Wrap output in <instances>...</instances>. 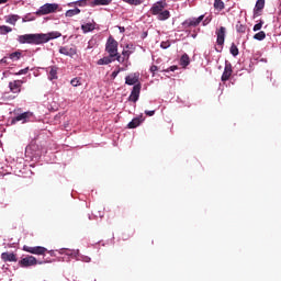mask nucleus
<instances>
[{"label": "nucleus", "instance_id": "f257e3e1", "mask_svg": "<svg viewBox=\"0 0 281 281\" xmlns=\"http://www.w3.org/2000/svg\"><path fill=\"white\" fill-rule=\"evenodd\" d=\"M60 33H35V34H24L18 37V42L21 45H43V43H49L52 38H58Z\"/></svg>", "mask_w": 281, "mask_h": 281}, {"label": "nucleus", "instance_id": "f03ea898", "mask_svg": "<svg viewBox=\"0 0 281 281\" xmlns=\"http://www.w3.org/2000/svg\"><path fill=\"white\" fill-rule=\"evenodd\" d=\"M44 262H49V260L38 261L34 256H26L19 261V266L27 269V267H36V265H44Z\"/></svg>", "mask_w": 281, "mask_h": 281}, {"label": "nucleus", "instance_id": "7ed1b4c3", "mask_svg": "<svg viewBox=\"0 0 281 281\" xmlns=\"http://www.w3.org/2000/svg\"><path fill=\"white\" fill-rule=\"evenodd\" d=\"M117 41L110 35L106 43H105V52L111 56V58H115L117 56V47H119Z\"/></svg>", "mask_w": 281, "mask_h": 281}, {"label": "nucleus", "instance_id": "20e7f679", "mask_svg": "<svg viewBox=\"0 0 281 281\" xmlns=\"http://www.w3.org/2000/svg\"><path fill=\"white\" fill-rule=\"evenodd\" d=\"M23 251L27 254H33L35 256H45V254L49 252L50 256L54 254L53 251H47V248L43 246H23Z\"/></svg>", "mask_w": 281, "mask_h": 281}, {"label": "nucleus", "instance_id": "39448f33", "mask_svg": "<svg viewBox=\"0 0 281 281\" xmlns=\"http://www.w3.org/2000/svg\"><path fill=\"white\" fill-rule=\"evenodd\" d=\"M56 10H58V4H56V3H46V4L42 5L35 12V14L37 16H45V14H53V12H56Z\"/></svg>", "mask_w": 281, "mask_h": 281}, {"label": "nucleus", "instance_id": "423d86ee", "mask_svg": "<svg viewBox=\"0 0 281 281\" xmlns=\"http://www.w3.org/2000/svg\"><path fill=\"white\" fill-rule=\"evenodd\" d=\"M125 85H128L130 87H135V85H142V82H139V72H133L126 76Z\"/></svg>", "mask_w": 281, "mask_h": 281}, {"label": "nucleus", "instance_id": "0eeeda50", "mask_svg": "<svg viewBox=\"0 0 281 281\" xmlns=\"http://www.w3.org/2000/svg\"><path fill=\"white\" fill-rule=\"evenodd\" d=\"M139 93H142V83H137L133 87L128 97L130 102H137V100H139Z\"/></svg>", "mask_w": 281, "mask_h": 281}, {"label": "nucleus", "instance_id": "6e6552de", "mask_svg": "<svg viewBox=\"0 0 281 281\" xmlns=\"http://www.w3.org/2000/svg\"><path fill=\"white\" fill-rule=\"evenodd\" d=\"M205 19V15H200L199 18L188 19L186 20L182 25L183 27H196Z\"/></svg>", "mask_w": 281, "mask_h": 281}, {"label": "nucleus", "instance_id": "1a4fd4ad", "mask_svg": "<svg viewBox=\"0 0 281 281\" xmlns=\"http://www.w3.org/2000/svg\"><path fill=\"white\" fill-rule=\"evenodd\" d=\"M166 8V2L164 1H158L153 4L150 8V12L154 16H158L160 12Z\"/></svg>", "mask_w": 281, "mask_h": 281}, {"label": "nucleus", "instance_id": "9d476101", "mask_svg": "<svg viewBox=\"0 0 281 281\" xmlns=\"http://www.w3.org/2000/svg\"><path fill=\"white\" fill-rule=\"evenodd\" d=\"M232 74H234V70L232 69V64L228 61L225 63V68L222 75V82H227L229 78H232Z\"/></svg>", "mask_w": 281, "mask_h": 281}, {"label": "nucleus", "instance_id": "9b49d317", "mask_svg": "<svg viewBox=\"0 0 281 281\" xmlns=\"http://www.w3.org/2000/svg\"><path fill=\"white\" fill-rule=\"evenodd\" d=\"M1 260L4 262H18L19 258H16V254L14 252H2Z\"/></svg>", "mask_w": 281, "mask_h": 281}, {"label": "nucleus", "instance_id": "f8f14e48", "mask_svg": "<svg viewBox=\"0 0 281 281\" xmlns=\"http://www.w3.org/2000/svg\"><path fill=\"white\" fill-rule=\"evenodd\" d=\"M59 54H63L64 56H69L71 58L76 56L77 50L74 47L63 46L59 48Z\"/></svg>", "mask_w": 281, "mask_h": 281}, {"label": "nucleus", "instance_id": "ddd939ff", "mask_svg": "<svg viewBox=\"0 0 281 281\" xmlns=\"http://www.w3.org/2000/svg\"><path fill=\"white\" fill-rule=\"evenodd\" d=\"M23 85V81L21 80H14L9 83L10 91L12 93H21V87Z\"/></svg>", "mask_w": 281, "mask_h": 281}, {"label": "nucleus", "instance_id": "4468645a", "mask_svg": "<svg viewBox=\"0 0 281 281\" xmlns=\"http://www.w3.org/2000/svg\"><path fill=\"white\" fill-rule=\"evenodd\" d=\"M225 32H226L225 26H221L220 30L216 31V36H217L216 43H217V45H224L225 44Z\"/></svg>", "mask_w": 281, "mask_h": 281}, {"label": "nucleus", "instance_id": "2eb2a0df", "mask_svg": "<svg viewBox=\"0 0 281 281\" xmlns=\"http://www.w3.org/2000/svg\"><path fill=\"white\" fill-rule=\"evenodd\" d=\"M265 10V0H257L254 9V19L260 16V12Z\"/></svg>", "mask_w": 281, "mask_h": 281}, {"label": "nucleus", "instance_id": "dca6fc26", "mask_svg": "<svg viewBox=\"0 0 281 281\" xmlns=\"http://www.w3.org/2000/svg\"><path fill=\"white\" fill-rule=\"evenodd\" d=\"M29 117H32V113L31 112H24L18 116H15L14 119H12L11 124H14L15 122H27Z\"/></svg>", "mask_w": 281, "mask_h": 281}, {"label": "nucleus", "instance_id": "f3484780", "mask_svg": "<svg viewBox=\"0 0 281 281\" xmlns=\"http://www.w3.org/2000/svg\"><path fill=\"white\" fill-rule=\"evenodd\" d=\"M115 60V57H111V55L105 56L97 61V65H111Z\"/></svg>", "mask_w": 281, "mask_h": 281}, {"label": "nucleus", "instance_id": "a211bd4d", "mask_svg": "<svg viewBox=\"0 0 281 281\" xmlns=\"http://www.w3.org/2000/svg\"><path fill=\"white\" fill-rule=\"evenodd\" d=\"M48 78L50 80H57L58 79V67L53 66L49 68Z\"/></svg>", "mask_w": 281, "mask_h": 281}, {"label": "nucleus", "instance_id": "6ab92c4d", "mask_svg": "<svg viewBox=\"0 0 281 281\" xmlns=\"http://www.w3.org/2000/svg\"><path fill=\"white\" fill-rule=\"evenodd\" d=\"M81 30H82L83 34H88V32H93L95 30V24H93V23L82 24Z\"/></svg>", "mask_w": 281, "mask_h": 281}, {"label": "nucleus", "instance_id": "aec40b11", "mask_svg": "<svg viewBox=\"0 0 281 281\" xmlns=\"http://www.w3.org/2000/svg\"><path fill=\"white\" fill-rule=\"evenodd\" d=\"M158 21H168L170 19V11L168 10H162L158 15H157Z\"/></svg>", "mask_w": 281, "mask_h": 281}, {"label": "nucleus", "instance_id": "412c9836", "mask_svg": "<svg viewBox=\"0 0 281 281\" xmlns=\"http://www.w3.org/2000/svg\"><path fill=\"white\" fill-rule=\"evenodd\" d=\"M139 124H142V117H135L127 124V128H137Z\"/></svg>", "mask_w": 281, "mask_h": 281}, {"label": "nucleus", "instance_id": "4be33fe9", "mask_svg": "<svg viewBox=\"0 0 281 281\" xmlns=\"http://www.w3.org/2000/svg\"><path fill=\"white\" fill-rule=\"evenodd\" d=\"M113 0H93L91 2V5L92 8H95V5H110V3L112 2Z\"/></svg>", "mask_w": 281, "mask_h": 281}, {"label": "nucleus", "instance_id": "5701e85b", "mask_svg": "<svg viewBox=\"0 0 281 281\" xmlns=\"http://www.w3.org/2000/svg\"><path fill=\"white\" fill-rule=\"evenodd\" d=\"M77 14H80L79 8H75L66 11L65 16L71 19V16H77Z\"/></svg>", "mask_w": 281, "mask_h": 281}, {"label": "nucleus", "instance_id": "b1692460", "mask_svg": "<svg viewBox=\"0 0 281 281\" xmlns=\"http://www.w3.org/2000/svg\"><path fill=\"white\" fill-rule=\"evenodd\" d=\"M180 65L181 67L186 68L188 65H190V56L188 54H183L180 58Z\"/></svg>", "mask_w": 281, "mask_h": 281}, {"label": "nucleus", "instance_id": "393cba45", "mask_svg": "<svg viewBox=\"0 0 281 281\" xmlns=\"http://www.w3.org/2000/svg\"><path fill=\"white\" fill-rule=\"evenodd\" d=\"M19 19H21V16L12 14L8 16L7 22L10 23V25H16V21H19Z\"/></svg>", "mask_w": 281, "mask_h": 281}, {"label": "nucleus", "instance_id": "a878e982", "mask_svg": "<svg viewBox=\"0 0 281 281\" xmlns=\"http://www.w3.org/2000/svg\"><path fill=\"white\" fill-rule=\"evenodd\" d=\"M74 5H79V8H85L87 5V0H79L68 3V8H74Z\"/></svg>", "mask_w": 281, "mask_h": 281}, {"label": "nucleus", "instance_id": "bb28decb", "mask_svg": "<svg viewBox=\"0 0 281 281\" xmlns=\"http://www.w3.org/2000/svg\"><path fill=\"white\" fill-rule=\"evenodd\" d=\"M214 8L215 10H225V2L223 0H215L214 1Z\"/></svg>", "mask_w": 281, "mask_h": 281}, {"label": "nucleus", "instance_id": "cd10ccee", "mask_svg": "<svg viewBox=\"0 0 281 281\" xmlns=\"http://www.w3.org/2000/svg\"><path fill=\"white\" fill-rule=\"evenodd\" d=\"M236 31L239 33V34H245V32H247V26L240 22H238L236 24Z\"/></svg>", "mask_w": 281, "mask_h": 281}, {"label": "nucleus", "instance_id": "c85d7f7f", "mask_svg": "<svg viewBox=\"0 0 281 281\" xmlns=\"http://www.w3.org/2000/svg\"><path fill=\"white\" fill-rule=\"evenodd\" d=\"M255 41H265L267 38V34L265 31H260L259 33L254 35Z\"/></svg>", "mask_w": 281, "mask_h": 281}, {"label": "nucleus", "instance_id": "c756f323", "mask_svg": "<svg viewBox=\"0 0 281 281\" xmlns=\"http://www.w3.org/2000/svg\"><path fill=\"white\" fill-rule=\"evenodd\" d=\"M131 54H133V50L124 49L122 52V56H123L122 63H124V60H128V58H131Z\"/></svg>", "mask_w": 281, "mask_h": 281}, {"label": "nucleus", "instance_id": "7c9ffc66", "mask_svg": "<svg viewBox=\"0 0 281 281\" xmlns=\"http://www.w3.org/2000/svg\"><path fill=\"white\" fill-rule=\"evenodd\" d=\"M10 32H12V27L7 26V25L0 26V34H2V35L10 34Z\"/></svg>", "mask_w": 281, "mask_h": 281}, {"label": "nucleus", "instance_id": "2f4dec72", "mask_svg": "<svg viewBox=\"0 0 281 281\" xmlns=\"http://www.w3.org/2000/svg\"><path fill=\"white\" fill-rule=\"evenodd\" d=\"M124 3L128 5H142V0H122Z\"/></svg>", "mask_w": 281, "mask_h": 281}, {"label": "nucleus", "instance_id": "473e14b6", "mask_svg": "<svg viewBox=\"0 0 281 281\" xmlns=\"http://www.w3.org/2000/svg\"><path fill=\"white\" fill-rule=\"evenodd\" d=\"M9 58H11V60H20V58H21V52L11 53V54L9 55Z\"/></svg>", "mask_w": 281, "mask_h": 281}, {"label": "nucleus", "instance_id": "72a5a7b5", "mask_svg": "<svg viewBox=\"0 0 281 281\" xmlns=\"http://www.w3.org/2000/svg\"><path fill=\"white\" fill-rule=\"evenodd\" d=\"M231 54L232 56H238L239 52H238V46H236V44H232Z\"/></svg>", "mask_w": 281, "mask_h": 281}, {"label": "nucleus", "instance_id": "f704fd0d", "mask_svg": "<svg viewBox=\"0 0 281 281\" xmlns=\"http://www.w3.org/2000/svg\"><path fill=\"white\" fill-rule=\"evenodd\" d=\"M36 18H34L32 14H26L23 19H22V23H27L30 21H34Z\"/></svg>", "mask_w": 281, "mask_h": 281}, {"label": "nucleus", "instance_id": "c9c22d12", "mask_svg": "<svg viewBox=\"0 0 281 281\" xmlns=\"http://www.w3.org/2000/svg\"><path fill=\"white\" fill-rule=\"evenodd\" d=\"M78 260H80L81 262H91V257L86 255H79Z\"/></svg>", "mask_w": 281, "mask_h": 281}, {"label": "nucleus", "instance_id": "e433bc0d", "mask_svg": "<svg viewBox=\"0 0 281 281\" xmlns=\"http://www.w3.org/2000/svg\"><path fill=\"white\" fill-rule=\"evenodd\" d=\"M265 24V22L260 21L259 23L254 25V32H258L260 30H262V25Z\"/></svg>", "mask_w": 281, "mask_h": 281}, {"label": "nucleus", "instance_id": "4c0bfd02", "mask_svg": "<svg viewBox=\"0 0 281 281\" xmlns=\"http://www.w3.org/2000/svg\"><path fill=\"white\" fill-rule=\"evenodd\" d=\"M70 85L72 87H80V79L79 78H75L70 81Z\"/></svg>", "mask_w": 281, "mask_h": 281}, {"label": "nucleus", "instance_id": "58836bf2", "mask_svg": "<svg viewBox=\"0 0 281 281\" xmlns=\"http://www.w3.org/2000/svg\"><path fill=\"white\" fill-rule=\"evenodd\" d=\"M160 47L162 49H168V47H170V41L161 42Z\"/></svg>", "mask_w": 281, "mask_h": 281}, {"label": "nucleus", "instance_id": "ea45409f", "mask_svg": "<svg viewBox=\"0 0 281 281\" xmlns=\"http://www.w3.org/2000/svg\"><path fill=\"white\" fill-rule=\"evenodd\" d=\"M29 71H30V68L26 67V68H24V69L19 70V72L16 74V76H23V75L27 74Z\"/></svg>", "mask_w": 281, "mask_h": 281}, {"label": "nucleus", "instance_id": "a19ab883", "mask_svg": "<svg viewBox=\"0 0 281 281\" xmlns=\"http://www.w3.org/2000/svg\"><path fill=\"white\" fill-rule=\"evenodd\" d=\"M158 70H159V68L156 65H153L150 67V72L153 74V76H155L156 71H158Z\"/></svg>", "mask_w": 281, "mask_h": 281}, {"label": "nucleus", "instance_id": "79ce46f5", "mask_svg": "<svg viewBox=\"0 0 281 281\" xmlns=\"http://www.w3.org/2000/svg\"><path fill=\"white\" fill-rule=\"evenodd\" d=\"M145 115H147L148 117H153V115H155V110H151V111L146 110Z\"/></svg>", "mask_w": 281, "mask_h": 281}, {"label": "nucleus", "instance_id": "37998d69", "mask_svg": "<svg viewBox=\"0 0 281 281\" xmlns=\"http://www.w3.org/2000/svg\"><path fill=\"white\" fill-rule=\"evenodd\" d=\"M122 58H124V57H122V55H120V53H117V55L114 57V60L116 59L117 63H124V61H122Z\"/></svg>", "mask_w": 281, "mask_h": 281}, {"label": "nucleus", "instance_id": "c03bdc74", "mask_svg": "<svg viewBox=\"0 0 281 281\" xmlns=\"http://www.w3.org/2000/svg\"><path fill=\"white\" fill-rule=\"evenodd\" d=\"M120 75L119 70H114L111 75V78H113V80H115V78H117V76Z\"/></svg>", "mask_w": 281, "mask_h": 281}, {"label": "nucleus", "instance_id": "a18cd8bd", "mask_svg": "<svg viewBox=\"0 0 281 281\" xmlns=\"http://www.w3.org/2000/svg\"><path fill=\"white\" fill-rule=\"evenodd\" d=\"M211 21H212V18L210 16L205 18V20L203 21V25H207Z\"/></svg>", "mask_w": 281, "mask_h": 281}, {"label": "nucleus", "instance_id": "49530a36", "mask_svg": "<svg viewBox=\"0 0 281 281\" xmlns=\"http://www.w3.org/2000/svg\"><path fill=\"white\" fill-rule=\"evenodd\" d=\"M177 69H179L178 66H171L167 71H177Z\"/></svg>", "mask_w": 281, "mask_h": 281}, {"label": "nucleus", "instance_id": "de8ad7c7", "mask_svg": "<svg viewBox=\"0 0 281 281\" xmlns=\"http://www.w3.org/2000/svg\"><path fill=\"white\" fill-rule=\"evenodd\" d=\"M116 71H119V74H120V72H122V71H126V68L117 66Z\"/></svg>", "mask_w": 281, "mask_h": 281}, {"label": "nucleus", "instance_id": "09e8293b", "mask_svg": "<svg viewBox=\"0 0 281 281\" xmlns=\"http://www.w3.org/2000/svg\"><path fill=\"white\" fill-rule=\"evenodd\" d=\"M9 0H0V5L3 3H8Z\"/></svg>", "mask_w": 281, "mask_h": 281}, {"label": "nucleus", "instance_id": "8fccbe9b", "mask_svg": "<svg viewBox=\"0 0 281 281\" xmlns=\"http://www.w3.org/2000/svg\"><path fill=\"white\" fill-rule=\"evenodd\" d=\"M133 45L132 44H127L126 45V49H132Z\"/></svg>", "mask_w": 281, "mask_h": 281}, {"label": "nucleus", "instance_id": "3c124183", "mask_svg": "<svg viewBox=\"0 0 281 281\" xmlns=\"http://www.w3.org/2000/svg\"><path fill=\"white\" fill-rule=\"evenodd\" d=\"M1 63H8V59L4 57L1 59Z\"/></svg>", "mask_w": 281, "mask_h": 281}]
</instances>
